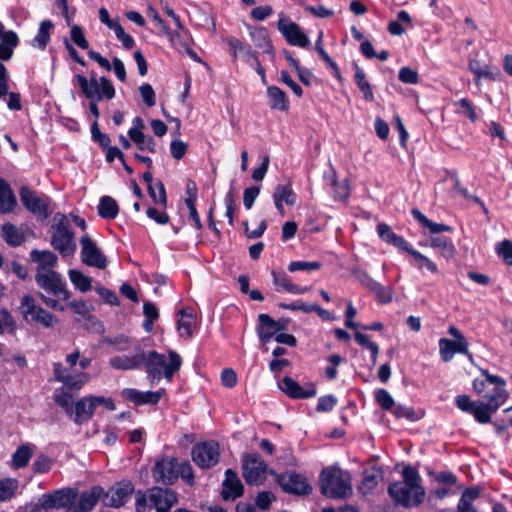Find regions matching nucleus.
Listing matches in <instances>:
<instances>
[{
  "label": "nucleus",
  "mask_w": 512,
  "mask_h": 512,
  "mask_svg": "<svg viewBox=\"0 0 512 512\" xmlns=\"http://www.w3.org/2000/svg\"><path fill=\"white\" fill-rule=\"evenodd\" d=\"M321 263L318 261H293L289 264L288 270L290 272L302 271V270H318L321 268Z\"/></svg>",
  "instance_id": "nucleus-58"
},
{
  "label": "nucleus",
  "mask_w": 512,
  "mask_h": 512,
  "mask_svg": "<svg viewBox=\"0 0 512 512\" xmlns=\"http://www.w3.org/2000/svg\"><path fill=\"white\" fill-rule=\"evenodd\" d=\"M33 455V446L24 444L19 446L12 455V467L15 469L24 468L28 465Z\"/></svg>",
  "instance_id": "nucleus-33"
},
{
  "label": "nucleus",
  "mask_w": 512,
  "mask_h": 512,
  "mask_svg": "<svg viewBox=\"0 0 512 512\" xmlns=\"http://www.w3.org/2000/svg\"><path fill=\"white\" fill-rule=\"evenodd\" d=\"M483 375L486 377L485 381L486 383L494 385V388L491 392H488L487 394H495L496 391L500 388L504 394V402L507 399V392L504 389L505 381L499 376L489 374L487 371H482Z\"/></svg>",
  "instance_id": "nucleus-53"
},
{
  "label": "nucleus",
  "mask_w": 512,
  "mask_h": 512,
  "mask_svg": "<svg viewBox=\"0 0 512 512\" xmlns=\"http://www.w3.org/2000/svg\"><path fill=\"white\" fill-rule=\"evenodd\" d=\"M19 309L27 323H39L45 328H51L58 323V319L37 305L30 295H25L22 298Z\"/></svg>",
  "instance_id": "nucleus-5"
},
{
  "label": "nucleus",
  "mask_w": 512,
  "mask_h": 512,
  "mask_svg": "<svg viewBox=\"0 0 512 512\" xmlns=\"http://www.w3.org/2000/svg\"><path fill=\"white\" fill-rule=\"evenodd\" d=\"M411 256L415 261L417 269L422 273H424L425 270L432 274L438 273L437 265L430 258L421 254L417 250L411 251Z\"/></svg>",
  "instance_id": "nucleus-41"
},
{
  "label": "nucleus",
  "mask_w": 512,
  "mask_h": 512,
  "mask_svg": "<svg viewBox=\"0 0 512 512\" xmlns=\"http://www.w3.org/2000/svg\"><path fill=\"white\" fill-rule=\"evenodd\" d=\"M23 206L31 213L46 219L50 215L48 205L50 199L48 196H37L36 192L29 189L27 186H22L19 192Z\"/></svg>",
  "instance_id": "nucleus-14"
},
{
  "label": "nucleus",
  "mask_w": 512,
  "mask_h": 512,
  "mask_svg": "<svg viewBox=\"0 0 512 512\" xmlns=\"http://www.w3.org/2000/svg\"><path fill=\"white\" fill-rule=\"evenodd\" d=\"M279 388L293 399H306L316 395V389L313 385H310L309 389H304L289 376H285L282 379V381L279 383Z\"/></svg>",
  "instance_id": "nucleus-24"
},
{
  "label": "nucleus",
  "mask_w": 512,
  "mask_h": 512,
  "mask_svg": "<svg viewBox=\"0 0 512 512\" xmlns=\"http://www.w3.org/2000/svg\"><path fill=\"white\" fill-rule=\"evenodd\" d=\"M80 245L81 261L85 265L98 269H105L107 267V257L89 235L85 234L80 238Z\"/></svg>",
  "instance_id": "nucleus-10"
},
{
  "label": "nucleus",
  "mask_w": 512,
  "mask_h": 512,
  "mask_svg": "<svg viewBox=\"0 0 512 512\" xmlns=\"http://www.w3.org/2000/svg\"><path fill=\"white\" fill-rule=\"evenodd\" d=\"M139 91L144 103L148 107H153L156 104V95L150 84L141 85Z\"/></svg>",
  "instance_id": "nucleus-62"
},
{
  "label": "nucleus",
  "mask_w": 512,
  "mask_h": 512,
  "mask_svg": "<svg viewBox=\"0 0 512 512\" xmlns=\"http://www.w3.org/2000/svg\"><path fill=\"white\" fill-rule=\"evenodd\" d=\"M258 321L257 333L263 344L268 343L276 335L277 331L284 329L283 326H280L279 322H276L268 314H259Z\"/></svg>",
  "instance_id": "nucleus-25"
},
{
  "label": "nucleus",
  "mask_w": 512,
  "mask_h": 512,
  "mask_svg": "<svg viewBox=\"0 0 512 512\" xmlns=\"http://www.w3.org/2000/svg\"><path fill=\"white\" fill-rule=\"evenodd\" d=\"M484 398L487 401L477 402L470 412L474 415L475 419L482 424L491 421V414L496 412L504 403V394L499 388L495 394H486Z\"/></svg>",
  "instance_id": "nucleus-11"
},
{
  "label": "nucleus",
  "mask_w": 512,
  "mask_h": 512,
  "mask_svg": "<svg viewBox=\"0 0 512 512\" xmlns=\"http://www.w3.org/2000/svg\"><path fill=\"white\" fill-rule=\"evenodd\" d=\"M178 477L180 476L188 485L193 486L195 483L192 466L188 462L178 463Z\"/></svg>",
  "instance_id": "nucleus-59"
},
{
  "label": "nucleus",
  "mask_w": 512,
  "mask_h": 512,
  "mask_svg": "<svg viewBox=\"0 0 512 512\" xmlns=\"http://www.w3.org/2000/svg\"><path fill=\"white\" fill-rule=\"evenodd\" d=\"M30 258L33 262L38 263L37 270L45 271L52 270L57 264V256L55 253L49 250H37L33 249L30 252Z\"/></svg>",
  "instance_id": "nucleus-27"
},
{
  "label": "nucleus",
  "mask_w": 512,
  "mask_h": 512,
  "mask_svg": "<svg viewBox=\"0 0 512 512\" xmlns=\"http://www.w3.org/2000/svg\"><path fill=\"white\" fill-rule=\"evenodd\" d=\"M19 38L17 34L8 30L5 35L0 37V60H9L14 52V49L18 46Z\"/></svg>",
  "instance_id": "nucleus-29"
},
{
  "label": "nucleus",
  "mask_w": 512,
  "mask_h": 512,
  "mask_svg": "<svg viewBox=\"0 0 512 512\" xmlns=\"http://www.w3.org/2000/svg\"><path fill=\"white\" fill-rule=\"evenodd\" d=\"M68 275L74 286L81 292H87L91 289L92 279L85 276L81 271L71 269L69 270Z\"/></svg>",
  "instance_id": "nucleus-44"
},
{
  "label": "nucleus",
  "mask_w": 512,
  "mask_h": 512,
  "mask_svg": "<svg viewBox=\"0 0 512 512\" xmlns=\"http://www.w3.org/2000/svg\"><path fill=\"white\" fill-rule=\"evenodd\" d=\"M192 460L202 469H209L219 462V445L214 441L201 442L193 446Z\"/></svg>",
  "instance_id": "nucleus-8"
},
{
  "label": "nucleus",
  "mask_w": 512,
  "mask_h": 512,
  "mask_svg": "<svg viewBox=\"0 0 512 512\" xmlns=\"http://www.w3.org/2000/svg\"><path fill=\"white\" fill-rule=\"evenodd\" d=\"M375 398L377 403L385 410H392L394 407V400L385 389L377 390L375 392Z\"/></svg>",
  "instance_id": "nucleus-60"
},
{
  "label": "nucleus",
  "mask_w": 512,
  "mask_h": 512,
  "mask_svg": "<svg viewBox=\"0 0 512 512\" xmlns=\"http://www.w3.org/2000/svg\"><path fill=\"white\" fill-rule=\"evenodd\" d=\"M456 105L458 106V113L466 116L472 122H475L477 120V115L475 113L474 106L468 99L463 98L459 102H457Z\"/></svg>",
  "instance_id": "nucleus-57"
},
{
  "label": "nucleus",
  "mask_w": 512,
  "mask_h": 512,
  "mask_svg": "<svg viewBox=\"0 0 512 512\" xmlns=\"http://www.w3.org/2000/svg\"><path fill=\"white\" fill-rule=\"evenodd\" d=\"M497 252L503 256L508 265H512V242L510 240H503L497 247Z\"/></svg>",
  "instance_id": "nucleus-64"
},
{
  "label": "nucleus",
  "mask_w": 512,
  "mask_h": 512,
  "mask_svg": "<svg viewBox=\"0 0 512 512\" xmlns=\"http://www.w3.org/2000/svg\"><path fill=\"white\" fill-rule=\"evenodd\" d=\"M403 481L394 482L389 485L388 493L391 498L405 508L419 506L425 497V490L419 484L420 476L411 466L402 471Z\"/></svg>",
  "instance_id": "nucleus-1"
},
{
  "label": "nucleus",
  "mask_w": 512,
  "mask_h": 512,
  "mask_svg": "<svg viewBox=\"0 0 512 512\" xmlns=\"http://www.w3.org/2000/svg\"><path fill=\"white\" fill-rule=\"evenodd\" d=\"M134 492V485L131 481H122L113 485L103 494V503L107 507L120 508L131 497Z\"/></svg>",
  "instance_id": "nucleus-15"
},
{
  "label": "nucleus",
  "mask_w": 512,
  "mask_h": 512,
  "mask_svg": "<svg viewBox=\"0 0 512 512\" xmlns=\"http://www.w3.org/2000/svg\"><path fill=\"white\" fill-rule=\"evenodd\" d=\"M226 43L230 48L233 57H237L238 54H242L246 61L249 62L252 58H255L256 53L249 46H245L240 40L234 37L226 39Z\"/></svg>",
  "instance_id": "nucleus-38"
},
{
  "label": "nucleus",
  "mask_w": 512,
  "mask_h": 512,
  "mask_svg": "<svg viewBox=\"0 0 512 512\" xmlns=\"http://www.w3.org/2000/svg\"><path fill=\"white\" fill-rule=\"evenodd\" d=\"M76 80L82 93L85 95L86 98L97 101H100L102 99L99 80H97L95 76H92L90 80H88L83 75H77Z\"/></svg>",
  "instance_id": "nucleus-26"
},
{
  "label": "nucleus",
  "mask_w": 512,
  "mask_h": 512,
  "mask_svg": "<svg viewBox=\"0 0 512 512\" xmlns=\"http://www.w3.org/2000/svg\"><path fill=\"white\" fill-rule=\"evenodd\" d=\"M128 135L130 139L137 145L139 150H148L151 153L156 152V142L153 137L146 138L143 132L137 129H129Z\"/></svg>",
  "instance_id": "nucleus-34"
},
{
  "label": "nucleus",
  "mask_w": 512,
  "mask_h": 512,
  "mask_svg": "<svg viewBox=\"0 0 512 512\" xmlns=\"http://www.w3.org/2000/svg\"><path fill=\"white\" fill-rule=\"evenodd\" d=\"M51 229V245L53 248L59 251L63 257L74 254L77 246L68 218L64 214L57 213L54 216Z\"/></svg>",
  "instance_id": "nucleus-4"
},
{
  "label": "nucleus",
  "mask_w": 512,
  "mask_h": 512,
  "mask_svg": "<svg viewBox=\"0 0 512 512\" xmlns=\"http://www.w3.org/2000/svg\"><path fill=\"white\" fill-rule=\"evenodd\" d=\"M277 29L283 35L288 44L298 47H308L310 45V39L302 31L301 27L287 19L283 14H280V18L277 22Z\"/></svg>",
  "instance_id": "nucleus-12"
},
{
  "label": "nucleus",
  "mask_w": 512,
  "mask_h": 512,
  "mask_svg": "<svg viewBox=\"0 0 512 512\" xmlns=\"http://www.w3.org/2000/svg\"><path fill=\"white\" fill-rule=\"evenodd\" d=\"M53 28V23L50 20H44L40 23L38 34L33 39V46L44 50L50 40V30Z\"/></svg>",
  "instance_id": "nucleus-39"
},
{
  "label": "nucleus",
  "mask_w": 512,
  "mask_h": 512,
  "mask_svg": "<svg viewBox=\"0 0 512 512\" xmlns=\"http://www.w3.org/2000/svg\"><path fill=\"white\" fill-rule=\"evenodd\" d=\"M223 489L221 495L224 500L236 499L242 496L244 492V486L239 479L237 473L232 469L225 471V479L222 483Z\"/></svg>",
  "instance_id": "nucleus-23"
},
{
  "label": "nucleus",
  "mask_w": 512,
  "mask_h": 512,
  "mask_svg": "<svg viewBox=\"0 0 512 512\" xmlns=\"http://www.w3.org/2000/svg\"><path fill=\"white\" fill-rule=\"evenodd\" d=\"M178 314L181 316L178 320L180 335L185 338L191 337L192 327L195 324L193 311L191 309H181Z\"/></svg>",
  "instance_id": "nucleus-35"
},
{
  "label": "nucleus",
  "mask_w": 512,
  "mask_h": 512,
  "mask_svg": "<svg viewBox=\"0 0 512 512\" xmlns=\"http://www.w3.org/2000/svg\"><path fill=\"white\" fill-rule=\"evenodd\" d=\"M276 481L286 493L305 496L312 491V486L308 483L306 477L296 472H284L276 474Z\"/></svg>",
  "instance_id": "nucleus-9"
},
{
  "label": "nucleus",
  "mask_w": 512,
  "mask_h": 512,
  "mask_svg": "<svg viewBox=\"0 0 512 512\" xmlns=\"http://www.w3.org/2000/svg\"><path fill=\"white\" fill-rule=\"evenodd\" d=\"M54 465V460L48 456L41 454L32 464V470L34 473H47Z\"/></svg>",
  "instance_id": "nucleus-51"
},
{
  "label": "nucleus",
  "mask_w": 512,
  "mask_h": 512,
  "mask_svg": "<svg viewBox=\"0 0 512 512\" xmlns=\"http://www.w3.org/2000/svg\"><path fill=\"white\" fill-rule=\"evenodd\" d=\"M149 196L155 204H160L164 209L167 207V195L164 184L157 180L154 186L148 187Z\"/></svg>",
  "instance_id": "nucleus-46"
},
{
  "label": "nucleus",
  "mask_w": 512,
  "mask_h": 512,
  "mask_svg": "<svg viewBox=\"0 0 512 512\" xmlns=\"http://www.w3.org/2000/svg\"><path fill=\"white\" fill-rule=\"evenodd\" d=\"M156 493H159L158 498H163L165 508H160L162 512H169L171 507L177 502L176 493L170 489H162L156 487Z\"/></svg>",
  "instance_id": "nucleus-52"
},
{
  "label": "nucleus",
  "mask_w": 512,
  "mask_h": 512,
  "mask_svg": "<svg viewBox=\"0 0 512 512\" xmlns=\"http://www.w3.org/2000/svg\"><path fill=\"white\" fill-rule=\"evenodd\" d=\"M164 394V390H158L156 392H141L134 388H126L121 392V396L130 402H133L136 405H156L162 395Z\"/></svg>",
  "instance_id": "nucleus-21"
},
{
  "label": "nucleus",
  "mask_w": 512,
  "mask_h": 512,
  "mask_svg": "<svg viewBox=\"0 0 512 512\" xmlns=\"http://www.w3.org/2000/svg\"><path fill=\"white\" fill-rule=\"evenodd\" d=\"M144 350L140 347L135 349L133 355H121L110 358L109 364L117 370H135L143 367Z\"/></svg>",
  "instance_id": "nucleus-20"
},
{
  "label": "nucleus",
  "mask_w": 512,
  "mask_h": 512,
  "mask_svg": "<svg viewBox=\"0 0 512 512\" xmlns=\"http://www.w3.org/2000/svg\"><path fill=\"white\" fill-rule=\"evenodd\" d=\"M274 200L284 202L287 205H294L296 203V194L293 192L289 185H278L275 187Z\"/></svg>",
  "instance_id": "nucleus-45"
},
{
  "label": "nucleus",
  "mask_w": 512,
  "mask_h": 512,
  "mask_svg": "<svg viewBox=\"0 0 512 512\" xmlns=\"http://www.w3.org/2000/svg\"><path fill=\"white\" fill-rule=\"evenodd\" d=\"M399 80L407 84H417L419 76L415 70L409 67H402L399 71Z\"/></svg>",
  "instance_id": "nucleus-63"
},
{
  "label": "nucleus",
  "mask_w": 512,
  "mask_h": 512,
  "mask_svg": "<svg viewBox=\"0 0 512 512\" xmlns=\"http://www.w3.org/2000/svg\"><path fill=\"white\" fill-rule=\"evenodd\" d=\"M55 402L65 410L67 415L75 414V406L73 407V397L67 392H63L55 397Z\"/></svg>",
  "instance_id": "nucleus-54"
},
{
  "label": "nucleus",
  "mask_w": 512,
  "mask_h": 512,
  "mask_svg": "<svg viewBox=\"0 0 512 512\" xmlns=\"http://www.w3.org/2000/svg\"><path fill=\"white\" fill-rule=\"evenodd\" d=\"M18 489V481L8 478L0 481V501L11 499Z\"/></svg>",
  "instance_id": "nucleus-48"
},
{
  "label": "nucleus",
  "mask_w": 512,
  "mask_h": 512,
  "mask_svg": "<svg viewBox=\"0 0 512 512\" xmlns=\"http://www.w3.org/2000/svg\"><path fill=\"white\" fill-rule=\"evenodd\" d=\"M178 462L175 458H163L158 460L154 468V477L166 485L173 484L178 478Z\"/></svg>",
  "instance_id": "nucleus-18"
},
{
  "label": "nucleus",
  "mask_w": 512,
  "mask_h": 512,
  "mask_svg": "<svg viewBox=\"0 0 512 512\" xmlns=\"http://www.w3.org/2000/svg\"><path fill=\"white\" fill-rule=\"evenodd\" d=\"M143 313L145 316L143 327L146 332H150L153 327V322L159 317L158 309L152 302L145 301L143 304Z\"/></svg>",
  "instance_id": "nucleus-47"
},
{
  "label": "nucleus",
  "mask_w": 512,
  "mask_h": 512,
  "mask_svg": "<svg viewBox=\"0 0 512 512\" xmlns=\"http://www.w3.org/2000/svg\"><path fill=\"white\" fill-rule=\"evenodd\" d=\"M37 285L55 296L62 297L63 300L70 298V292L66 289L65 282L61 275L54 270H37L35 275Z\"/></svg>",
  "instance_id": "nucleus-6"
},
{
  "label": "nucleus",
  "mask_w": 512,
  "mask_h": 512,
  "mask_svg": "<svg viewBox=\"0 0 512 512\" xmlns=\"http://www.w3.org/2000/svg\"><path fill=\"white\" fill-rule=\"evenodd\" d=\"M429 245L432 248L438 249L440 254L447 259L452 258L455 254V247L452 241L446 237H431Z\"/></svg>",
  "instance_id": "nucleus-36"
},
{
  "label": "nucleus",
  "mask_w": 512,
  "mask_h": 512,
  "mask_svg": "<svg viewBox=\"0 0 512 512\" xmlns=\"http://www.w3.org/2000/svg\"><path fill=\"white\" fill-rule=\"evenodd\" d=\"M321 493L334 499H343L352 494L351 476L338 467L324 468L319 478Z\"/></svg>",
  "instance_id": "nucleus-3"
},
{
  "label": "nucleus",
  "mask_w": 512,
  "mask_h": 512,
  "mask_svg": "<svg viewBox=\"0 0 512 512\" xmlns=\"http://www.w3.org/2000/svg\"><path fill=\"white\" fill-rule=\"evenodd\" d=\"M17 205L16 197L5 180L0 178V212L9 213Z\"/></svg>",
  "instance_id": "nucleus-30"
},
{
  "label": "nucleus",
  "mask_w": 512,
  "mask_h": 512,
  "mask_svg": "<svg viewBox=\"0 0 512 512\" xmlns=\"http://www.w3.org/2000/svg\"><path fill=\"white\" fill-rule=\"evenodd\" d=\"M112 30L115 32L117 39L122 42V45L126 49L133 48V46L135 44L133 38L124 31V28L120 25V23H118L117 25H114Z\"/></svg>",
  "instance_id": "nucleus-61"
},
{
  "label": "nucleus",
  "mask_w": 512,
  "mask_h": 512,
  "mask_svg": "<svg viewBox=\"0 0 512 512\" xmlns=\"http://www.w3.org/2000/svg\"><path fill=\"white\" fill-rule=\"evenodd\" d=\"M272 276L273 283L277 286L282 287L289 293L301 294L308 290L307 287L302 288L298 285L293 284L286 275H280L277 274L275 271H272Z\"/></svg>",
  "instance_id": "nucleus-42"
},
{
  "label": "nucleus",
  "mask_w": 512,
  "mask_h": 512,
  "mask_svg": "<svg viewBox=\"0 0 512 512\" xmlns=\"http://www.w3.org/2000/svg\"><path fill=\"white\" fill-rule=\"evenodd\" d=\"M70 36L72 41L81 49L86 50L89 48V43L86 40L83 30L79 25L75 24L71 27Z\"/></svg>",
  "instance_id": "nucleus-56"
},
{
  "label": "nucleus",
  "mask_w": 512,
  "mask_h": 512,
  "mask_svg": "<svg viewBox=\"0 0 512 512\" xmlns=\"http://www.w3.org/2000/svg\"><path fill=\"white\" fill-rule=\"evenodd\" d=\"M380 478V472L378 471H365L362 483L359 487L363 494L370 493L378 484Z\"/></svg>",
  "instance_id": "nucleus-49"
},
{
  "label": "nucleus",
  "mask_w": 512,
  "mask_h": 512,
  "mask_svg": "<svg viewBox=\"0 0 512 512\" xmlns=\"http://www.w3.org/2000/svg\"><path fill=\"white\" fill-rule=\"evenodd\" d=\"M169 361L164 354L158 353L157 351H144L143 367L147 373L148 379L154 383L160 381L162 377L171 381L173 375L178 371L182 364L180 355L173 351H168Z\"/></svg>",
  "instance_id": "nucleus-2"
},
{
  "label": "nucleus",
  "mask_w": 512,
  "mask_h": 512,
  "mask_svg": "<svg viewBox=\"0 0 512 512\" xmlns=\"http://www.w3.org/2000/svg\"><path fill=\"white\" fill-rule=\"evenodd\" d=\"M401 23L408 24L412 26V18L411 16L404 10L399 11L397 15V20L390 21L388 23V31L390 34L394 36H401L405 33V29L401 26Z\"/></svg>",
  "instance_id": "nucleus-40"
},
{
  "label": "nucleus",
  "mask_w": 512,
  "mask_h": 512,
  "mask_svg": "<svg viewBox=\"0 0 512 512\" xmlns=\"http://www.w3.org/2000/svg\"><path fill=\"white\" fill-rule=\"evenodd\" d=\"M267 96L269 98V107L273 110L287 111L289 101L286 93L277 86L267 88Z\"/></svg>",
  "instance_id": "nucleus-28"
},
{
  "label": "nucleus",
  "mask_w": 512,
  "mask_h": 512,
  "mask_svg": "<svg viewBox=\"0 0 512 512\" xmlns=\"http://www.w3.org/2000/svg\"><path fill=\"white\" fill-rule=\"evenodd\" d=\"M105 405L107 409L115 410V405L110 398L102 396H87L83 397L75 403V419L77 424L88 421L92 418L96 407Z\"/></svg>",
  "instance_id": "nucleus-7"
},
{
  "label": "nucleus",
  "mask_w": 512,
  "mask_h": 512,
  "mask_svg": "<svg viewBox=\"0 0 512 512\" xmlns=\"http://www.w3.org/2000/svg\"><path fill=\"white\" fill-rule=\"evenodd\" d=\"M353 66L355 69L354 80L359 90L363 94L364 99L368 102L374 101V93L370 83L366 80L364 71L358 66L357 63H353Z\"/></svg>",
  "instance_id": "nucleus-31"
},
{
  "label": "nucleus",
  "mask_w": 512,
  "mask_h": 512,
  "mask_svg": "<svg viewBox=\"0 0 512 512\" xmlns=\"http://www.w3.org/2000/svg\"><path fill=\"white\" fill-rule=\"evenodd\" d=\"M352 274L369 291H371V289L377 283V281L374 280L366 271L360 269L359 267L353 268Z\"/></svg>",
  "instance_id": "nucleus-55"
},
{
  "label": "nucleus",
  "mask_w": 512,
  "mask_h": 512,
  "mask_svg": "<svg viewBox=\"0 0 512 512\" xmlns=\"http://www.w3.org/2000/svg\"><path fill=\"white\" fill-rule=\"evenodd\" d=\"M467 340L455 341L448 338L439 340V353L442 361L450 362L456 353L464 354L473 363V356L469 352Z\"/></svg>",
  "instance_id": "nucleus-17"
},
{
  "label": "nucleus",
  "mask_w": 512,
  "mask_h": 512,
  "mask_svg": "<svg viewBox=\"0 0 512 512\" xmlns=\"http://www.w3.org/2000/svg\"><path fill=\"white\" fill-rule=\"evenodd\" d=\"M118 204L110 196H103L100 199L98 213L104 219H114L118 214Z\"/></svg>",
  "instance_id": "nucleus-37"
},
{
  "label": "nucleus",
  "mask_w": 512,
  "mask_h": 512,
  "mask_svg": "<svg viewBox=\"0 0 512 512\" xmlns=\"http://www.w3.org/2000/svg\"><path fill=\"white\" fill-rule=\"evenodd\" d=\"M104 489L100 486H94L88 491L81 493L78 504L69 507L68 512H90L97 502L103 497Z\"/></svg>",
  "instance_id": "nucleus-22"
},
{
  "label": "nucleus",
  "mask_w": 512,
  "mask_h": 512,
  "mask_svg": "<svg viewBox=\"0 0 512 512\" xmlns=\"http://www.w3.org/2000/svg\"><path fill=\"white\" fill-rule=\"evenodd\" d=\"M250 36L253 39V41L256 42V46L263 48L264 52H273V46L265 28H258L251 31Z\"/></svg>",
  "instance_id": "nucleus-43"
},
{
  "label": "nucleus",
  "mask_w": 512,
  "mask_h": 512,
  "mask_svg": "<svg viewBox=\"0 0 512 512\" xmlns=\"http://www.w3.org/2000/svg\"><path fill=\"white\" fill-rule=\"evenodd\" d=\"M54 375L57 381L62 382L70 390H79L89 380L87 373L71 375L60 363L54 364Z\"/></svg>",
  "instance_id": "nucleus-19"
},
{
  "label": "nucleus",
  "mask_w": 512,
  "mask_h": 512,
  "mask_svg": "<svg viewBox=\"0 0 512 512\" xmlns=\"http://www.w3.org/2000/svg\"><path fill=\"white\" fill-rule=\"evenodd\" d=\"M370 292L374 293L376 300L383 304L391 302L394 294L392 287L383 286L378 282L374 285Z\"/></svg>",
  "instance_id": "nucleus-50"
},
{
  "label": "nucleus",
  "mask_w": 512,
  "mask_h": 512,
  "mask_svg": "<svg viewBox=\"0 0 512 512\" xmlns=\"http://www.w3.org/2000/svg\"><path fill=\"white\" fill-rule=\"evenodd\" d=\"M266 463L257 455H246L242 463L245 481L250 485H260L265 480Z\"/></svg>",
  "instance_id": "nucleus-13"
},
{
  "label": "nucleus",
  "mask_w": 512,
  "mask_h": 512,
  "mask_svg": "<svg viewBox=\"0 0 512 512\" xmlns=\"http://www.w3.org/2000/svg\"><path fill=\"white\" fill-rule=\"evenodd\" d=\"M78 492L74 488H63L55 490L52 493L43 495L42 507L51 509L54 507L67 508L73 507L72 503L76 499Z\"/></svg>",
  "instance_id": "nucleus-16"
},
{
  "label": "nucleus",
  "mask_w": 512,
  "mask_h": 512,
  "mask_svg": "<svg viewBox=\"0 0 512 512\" xmlns=\"http://www.w3.org/2000/svg\"><path fill=\"white\" fill-rule=\"evenodd\" d=\"M2 237L11 247L20 246L24 240V234L13 224L5 223L2 226Z\"/></svg>",
  "instance_id": "nucleus-32"
}]
</instances>
